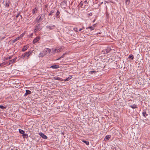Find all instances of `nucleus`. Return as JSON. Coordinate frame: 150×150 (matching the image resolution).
Masks as SVG:
<instances>
[{"mask_svg":"<svg viewBox=\"0 0 150 150\" xmlns=\"http://www.w3.org/2000/svg\"><path fill=\"white\" fill-rule=\"evenodd\" d=\"M45 13L40 14L36 18L35 21L38 23H39L45 18Z\"/></svg>","mask_w":150,"mask_h":150,"instance_id":"1","label":"nucleus"},{"mask_svg":"<svg viewBox=\"0 0 150 150\" xmlns=\"http://www.w3.org/2000/svg\"><path fill=\"white\" fill-rule=\"evenodd\" d=\"M42 28V26L39 23H38L35 26V28L34 30V32L36 33L37 32L40 31Z\"/></svg>","mask_w":150,"mask_h":150,"instance_id":"2","label":"nucleus"},{"mask_svg":"<svg viewBox=\"0 0 150 150\" xmlns=\"http://www.w3.org/2000/svg\"><path fill=\"white\" fill-rule=\"evenodd\" d=\"M31 53L30 51H29L28 52H26L22 55V57L23 58L28 57Z\"/></svg>","mask_w":150,"mask_h":150,"instance_id":"3","label":"nucleus"},{"mask_svg":"<svg viewBox=\"0 0 150 150\" xmlns=\"http://www.w3.org/2000/svg\"><path fill=\"white\" fill-rule=\"evenodd\" d=\"M4 3L5 6L8 7L10 3V0H4Z\"/></svg>","mask_w":150,"mask_h":150,"instance_id":"4","label":"nucleus"},{"mask_svg":"<svg viewBox=\"0 0 150 150\" xmlns=\"http://www.w3.org/2000/svg\"><path fill=\"white\" fill-rule=\"evenodd\" d=\"M46 28L49 29L50 30H52L55 28V26L53 25H47L46 27Z\"/></svg>","mask_w":150,"mask_h":150,"instance_id":"5","label":"nucleus"},{"mask_svg":"<svg viewBox=\"0 0 150 150\" xmlns=\"http://www.w3.org/2000/svg\"><path fill=\"white\" fill-rule=\"evenodd\" d=\"M67 0H63L61 3V5L62 7L65 8L67 6Z\"/></svg>","mask_w":150,"mask_h":150,"instance_id":"6","label":"nucleus"},{"mask_svg":"<svg viewBox=\"0 0 150 150\" xmlns=\"http://www.w3.org/2000/svg\"><path fill=\"white\" fill-rule=\"evenodd\" d=\"M39 135L43 138L46 139L47 138V136L42 132L39 133Z\"/></svg>","mask_w":150,"mask_h":150,"instance_id":"7","label":"nucleus"},{"mask_svg":"<svg viewBox=\"0 0 150 150\" xmlns=\"http://www.w3.org/2000/svg\"><path fill=\"white\" fill-rule=\"evenodd\" d=\"M16 59H17V58L15 57L13 59H12L10 60L8 62V65H9L15 62Z\"/></svg>","mask_w":150,"mask_h":150,"instance_id":"8","label":"nucleus"},{"mask_svg":"<svg viewBox=\"0 0 150 150\" xmlns=\"http://www.w3.org/2000/svg\"><path fill=\"white\" fill-rule=\"evenodd\" d=\"M40 39V38L39 37H37L33 40V44H35L38 42Z\"/></svg>","mask_w":150,"mask_h":150,"instance_id":"9","label":"nucleus"},{"mask_svg":"<svg viewBox=\"0 0 150 150\" xmlns=\"http://www.w3.org/2000/svg\"><path fill=\"white\" fill-rule=\"evenodd\" d=\"M25 91L26 92L24 95V96H26L27 95L30 94L31 93V92L30 91H29L28 90H26Z\"/></svg>","mask_w":150,"mask_h":150,"instance_id":"10","label":"nucleus"},{"mask_svg":"<svg viewBox=\"0 0 150 150\" xmlns=\"http://www.w3.org/2000/svg\"><path fill=\"white\" fill-rule=\"evenodd\" d=\"M28 47H29V46L28 45H27L26 46H25L22 49V50L23 52H24L25 50H27V49L28 48Z\"/></svg>","mask_w":150,"mask_h":150,"instance_id":"11","label":"nucleus"},{"mask_svg":"<svg viewBox=\"0 0 150 150\" xmlns=\"http://www.w3.org/2000/svg\"><path fill=\"white\" fill-rule=\"evenodd\" d=\"M59 67L58 65H52L50 67V68L52 69H58Z\"/></svg>","mask_w":150,"mask_h":150,"instance_id":"12","label":"nucleus"},{"mask_svg":"<svg viewBox=\"0 0 150 150\" xmlns=\"http://www.w3.org/2000/svg\"><path fill=\"white\" fill-rule=\"evenodd\" d=\"M60 11L58 10H57V12L56 13V14H55L56 17L57 18H59V15L60 14Z\"/></svg>","mask_w":150,"mask_h":150,"instance_id":"13","label":"nucleus"},{"mask_svg":"<svg viewBox=\"0 0 150 150\" xmlns=\"http://www.w3.org/2000/svg\"><path fill=\"white\" fill-rule=\"evenodd\" d=\"M38 10V9L36 8L32 10V13L33 14H36L37 13V11Z\"/></svg>","mask_w":150,"mask_h":150,"instance_id":"14","label":"nucleus"},{"mask_svg":"<svg viewBox=\"0 0 150 150\" xmlns=\"http://www.w3.org/2000/svg\"><path fill=\"white\" fill-rule=\"evenodd\" d=\"M67 54V53H64L59 58L57 59H56V60H60V59H61L62 58L64 57Z\"/></svg>","mask_w":150,"mask_h":150,"instance_id":"15","label":"nucleus"},{"mask_svg":"<svg viewBox=\"0 0 150 150\" xmlns=\"http://www.w3.org/2000/svg\"><path fill=\"white\" fill-rule=\"evenodd\" d=\"M57 49V52H59L63 50V49L62 47H58Z\"/></svg>","mask_w":150,"mask_h":150,"instance_id":"16","label":"nucleus"},{"mask_svg":"<svg viewBox=\"0 0 150 150\" xmlns=\"http://www.w3.org/2000/svg\"><path fill=\"white\" fill-rule=\"evenodd\" d=\"M129 107L133 109L137 108V105L135 104H133L132 105H129Z\"/></svg>","mask_w":150,"mask_h":150,"instance_id":"17","label":"nucleus"},{"mask_svg":"<svg viewBox=\"0 0 150 150\" xmlns=\"http://www.w3.org/2000/svg\"><path fill=\"white\" fill-rule=\"evenodd\" d=\"M20 39V37H18L12 40L11 41L13 43H15L16 41Z\"/></svg>","mask_w":150,"mask_h":150,"instance_id":"18","label":"nucleus"},{"mask_svg":"<svg viewBox=\"0 0 150 150\" xmlns=\"http://www.w3.org/2000/svg\"><path fill=\"white\" fill-rule=\"evenodd\" d=\"M142 115L143 116L145 117H146V116L148 115V114L146 113V111L145 110H143V111L142 112Z\"/></svg>","mask_w":150,"mask_h":150,"instance_id":"19","label":"nucleus"},{"mask_svg":"<svg viewBox=\"0 0 150 150\" xmlns=\"http://www.w3.org/2000/svg\"><path fill=\"white\" fill-rule=\"evenodd\" d=\"M72 77L71 76H70L68 77L66 79H65L64 80L62 79V80L64 81H69V80L70 79H71Z\"/></svg>","mask_w":150,"mask_h":150,"instance_id":"20","label":"nucleus"},{"mask_svg":"<svg viewBox=\"0 0 150 150\" xmlns=\"http://www.w3.org/2000/svg\"><path fill=\"white\" fill-rule=\"evenodd\" d=\"M44 56H45L44 54L42 52H40V53L39 54V55L38 57L39 58L42 57Z\"/></svg>","mask_w":150,"mask_h":150,"instance_id":"21","label":"nucleus"},{"mask_svg":"<svg viewBox=\"0 0 150 150\" xmlns=\"http://www.w3.org/2000/svg\"><path fill=\"white\" fill-rule=\"evenodd\" d=\"M7 64V62H4L0 64V66L1 67H3L4 65Z\"/></svg>","mask_w":150,"mask_h":150,"instance_id":"22","label":"nucleus"},{"mask_svg":"<svg viewBox=\"0 0 150 150\" xmlns=\"http://www.w3.org/2000/svg\"><path fill=\"white\" fill-rule=\"evenodd\" d=\"M86 28V29H90L91 30H94V29H95L92 26H90L89 27Z\"/></svg>","mask_w":150,"mask_h":150,"instance_id":"23","label":"nucleus"},{"mask_svg":"<svg viewBox=\"0 0 150 150\" xmlns=\"http://www.w3.org/2000/svg\"><path fill=\"white\" fill-rule=\"evenodd\" d=\"M19 132L22 134H24V133L25 132V131L21 129H19L18 130Z\"/></svg>","mask_w":150,"mask_h":150,"instance_id":"24","label":"nucleus"},{"mask_svg":"<svg viewBox=\"0 0 150 150\" xmlns=\"http://www.w3.org/2000/svg\"><path fill=\"white\" fill-rule=\"evenodd\" d=\"M54 12V10H51L50 13L49 14L48 16L51 15L52 13Z\"/></svg>","mask_w":150,"mask_h":150,"instance_id":"25","label":"nucleus"},{"mask_svg":"<svg viewBox=\"0 0 150 150\" xmlns=\"http://www.w3.org/2000/svg\"><path fill=\"white\" fill-rule=\"evenodd\" d=\"M45 49L47 53H50L51 51V50L48 48H47Z\"/></svg>","mask_w":150,"mask_h":150,"instance_id":"26","label":"nucleus"},{"mask_svg":"<svg viewBox=\"0 0 150 150\" xmlns=\"http://www.w3.org/2000/svg\"><path fill=\"white\" fill-rule=\"evenodd\" d=\"M23 138L25 137L26 138H27L28 137V135L26 133L24 134H24H23Z\"/></svg>","mask_w":150,"mask_h":150,"instance_id":"27","label":"nucleus"},{"mask_svg":"<svg viewBox=\"0 0 150 150\" xmlns=\"http://www.w3.org/2000/svg\"><path fill=\"white\" fill-rule=\"evenodd\" d=\"M128 58L132 60L134 59V57L132 54H130Z\"/></svg>","mask_w":150,"mask_h":150,"instance_id":"28","label":"nucleus"},{"mask_svg":"<svg viewBox=\"0 0 150 150\" xmlns=\"http://www.w3.org/2000/svg\"><path fill=\"white\" fill-rule=\"evenodd\" d=\"M83 2L82 1H81V2H80V4H79V6L80 7L82 8V6H83Z\"/></svg>","mask_w":150,"mask_h":150,"instance_id":"29","label":"nucleus"},{"mask_svg":"<svg viewBox=\"0 0 150 150\" xmlns=\"http://www.w3.org/2000/svg\"><path fill=\"white\" fill-rule=\"evenodd\" d=\"M82 142L85 143L87 145H89V142L88 141H87L85 140H83Z\"/></svg>","mask_w":150,"mask_h":150,"instance_id":"30","label":"nucleus"},{"mask_svg":"<svg viewBox=\"0 0 150 150\" xmlns=\"http://www.w3.org/2000/svg\"><path fill=\"white\" fill-rule=\"evenodd\" d=\"M54 79L55 80H60L61 79V78H60L59 77H54Z\"/></svg>","mask_w":150,"mask_h":150,"instance_id":"31","label":"nucleus"},{"mask_svg":"<svg viewBox=\"0 0 150 150\" xmlns=\"http://www.w3.org/2000/svg\"><path fill=\"white\" fill-rule=\"evenodd\" d=\"M12 56H11L9 57H6L5 59V60H7L8 59H10L12 58Z\"/></svg>","mask_w":150,"mask_h":150,"instance_id":"32","label":"nucleus"},{"mask_svg":"<svg viewBox=\"0 0 150 150\" xmlns=\"http://www.w3.org/2000/svg\"><path fill=\"white\" fill-rule=\"evenodd\" d=\"M24 35V33H22L21 34L19 37H20V39L22 37H23Z\"/></svg>","mask_w":150,"mask_h":150,"instance_id":"33","label":"nucleus"},{"mask_svg":"<svg viewBox=\"0 0 150 150\" xmlns=\"http://www.w3.org/2000/svg\"><path fill=\"white\" fill-rule=\"evenodd\" d=\"M130 0H126V4H129V3Z\"/></svg>","mask_w":150,"mask_h":150,"instance_id":"34","label":"nucleus"},{"mask_svg":"<svg viewBox=\"0 0 150 150\" xmlns=\"http://www.w3.org/2000/svg\"><path fill=\"white\" fill-rule=\"evenodd\" d=\"M0 108H1L2 109H5L6 108L3 105H0Z\"/></svg>","mask_w":150,"mask_h":150,"instance_id":"35","label":"nucleus"},{"mask_svg":"<svg viewBox=\"0 0 150 150\" xmlns=\"http://www.w3.org/2000/svg\"><path fill=\"white\" fill-rule=\"evenodd\" d=\"M42 53H43L44 54L45 56L47 54V52H46V50H45V51H43L42 52Z\"/></svg>","mask_w":150,"mask_h":150,"instance_id":"36","label":"nucleus"},{"mask_svg":"<svg viewBox=\"0 0 150 150\" xmlns=\"http://www.w3.org/2000/svg\"><path fill=\"white\" fill-rule=\"evenodd\" d=\"M52 52L54 53L56 52H57V49H55L52 51Z\"/></svg>","mask_w":150,"mask_h":150,"instance_id":"37","label":"nucleus"},{"mask_svg":"<svg viewBox=\"0 0 150 150\" xmlns=\"http://www.w3.org/2000/svg\"><path fill=\"white\" fill-rule=\"evenodd\" d=\"M73 30L75 31V32H78V29L77 28H73Z\"/></svg>","mask_w":150,"mask_h":150,"instance_id":"38","label":"nucleus"},{"mask_svg":"<svg viewBox=\"0 0 150 150\" xmlns=\"http://www.w3.org/2000/svg\"><path fill=\"white\" fill-rule=\"evenodd\" d=\"M109 138H110V137H109V136L107 135L105 137V138L106 139H109Z\"/></svg>","mask_w":150,"mask_h":150,"instance_id":"39","label":"nucleus"},{"mask_svg":"<svg viewBox=\"0 0 150 150\" xmlns=\"http://www.w3.org/2000/svg\"><path fill=\"white\" fill-rule=\"evenodd\" d=\"M83 3H84L86 5L88 4V3L87 2V1L86 0Z\"/></svg>","mask_w":150,"mask_h":150,"instance_id":"40","label":"nucleus"},{"mask_svg":"<svg viewBox=\"0 0 150 150\" xmlns=\"http://www.w3.org/2000/svg\"><path fill=\"white\" fill-rule=\"evenodd\" d=\"M20 15V14L19 13H18L16 16V18H17Z\"/></svg>","mask_w":150,"mask_h":150,"instance_id":"41","label":"nucleus"},{"mask_svg":"<svg viewBox=\"0 0 150 150\" xmlns=\"http://www.w3.org/2000/svg\"><path fill=\"white\" fill-rule=\"evenodd\" d=\"M92 14V13H88V15L89 16H91Z\"/></svg>","mask_w":150,"mask_h":150,"instance_id":"42","label":"nucleus"},{"mask_svg":"<svg viewBox=\"0 0 150 150\" xmlns=\"http://www.w3.org/2000/svg\"><path fill=\"white\" fill-rule=\"evenodd\" d=\"M96 26V24H93L92 26L94 28H95Z\"/></svg>","mask_w":150,"mask_h":150,"instance_id":"43","label":"nucleus"},{"mask_svg":"<svg viewBox=\"0 0 150 150\" xmlns=\"http://www.w3.org/2000/svg\"><path fill=\"white\" fill-rule=\"evenodd\" d=\"M96 71H91V74H93L94 73H96Z\"/></svg>","mask_w":150,"mask_h":150,"instance_id":"44","label":"nucleus"},{"mask_svg":"<svg viewBox=\"0 0 150 150\" xmlns=\"http://www.w3.org/2000/svg\"><path fill=\"white\" fill-rule=\"evenodd\" d=\"M82 30V28H80V29H79V31H81V30Z\"/></svg>","mask_w":150,"mask_h":150,"instance_id":"45","label":"nucleus"},{"mask_svg":"<svg viewBox=\"0 0 150 150\" xmlns=\"http://www.w3.org/2000/svg\"><path fill=\"white\" fill-rule=\"evenodd\" d=\"M82 28V30L83 29H84V27H83Z\"/></svg>","mask_w":150,"mask_h":150,"instance_id":"46","label":"nucleus"},{"mask_svg":"<svg viewBox=\"0 0 150 150\" xmlns=\"http://www.w3.org/2000/svg\"><path fill=\"white\" fill-rule=\"evenodd\" d=\"M107 53L108 52H109V51L108 52L107 51H106Z\"/></svg>","mask_w":150,"mask_h":150,"instance_id":"47","label":"nucleus"},{"mask_svg":"<svg viewBox=\"0 0 150 150\" xmlns=\"http://www.w3.org/2000/svg\"><path fill=\"white\" fill-rule=\"evenodd\" d=\"M95 21V20H94L93 21V22H94V21Z\"/></svg>","mask_w":150,"mask_h":150,"instance_id":"48","label":"nucleus"}]
</instances>
